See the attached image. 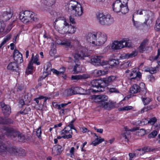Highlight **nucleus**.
<instances>
[{"mask_svg":"<svg viewBox=\"0 0 160 160\" xmlns=\"http://www.w3.org/2000/svg\"><path fill=\"white\" fill-rule=\"evenodd\" d=\"M93 73L96 77H99L106 74L107 73V72L103 70L96 69L94 70Z\"/></svg>","mask_w":160,"mask_h":160,"instance_id":"obj_33","label":"nucleus"},{"mask_svg":"<svg viewBox=\"0 0 160 160\" xmlns=\"http://www.w3.org/2000/svg\"><path fill=\"white\" fill-rule=\"evenodd\" d=\"M102 57L100 56H95L91 59V63L95 66H104L108 63L106 61L102 60Z\"/></svg>","mask_w":160,"mask_h":160,"instance_id":"obj_11","label":"nucleus"},{"mask_svg":"<svg viewBox=\"0 0 160 160\" xmlns=\"http://www.w3.org/2000/svg\"><path fill=\"white\" fill-rule=\"evenodd\" d=\"M141 149V152L142 155L144 154L147 152H150L151 150L149 148L147 147H145L142 148Z\"/></svg>","mask_w":160,"mask_h":160,"instance_id":"obj_48","label":"nucleus"},{"mask_svg":"<svg viewBox=\"0 0 160 160\" xmlns=\"http://www.w3.org/2000/svg\"><path fill=\"white\" fill-rule=\"evenodd\" d=\"M8 146L0 140V155L3 157L6 156L8 153Z\"/></svg>","mask_w":160,"mask_h":160,"instance_id":"obj_16","label":"nucleus"},{"mask_svg":"<svg viewBox=\"0 0 160 160\" xmlns=\"http://www.w3.org/2000/svg\"><path fill=\"white\" fill-rule=\"evenodd\" d=\"M104 141V139L103 138H101V137H99V138L97 137L94 141L92 142V144L94 146H96L97 145H98L102 142Z\"/></svg>","mask_w":160,"mask_h":160,"instance_id":"obj_39","label":"nucleus"},{"mask_svg":"<svg viewBox=\"0 0 160 160\" xmlns=\"http://www.w3.org/2000/svg\"><path fill=\"white\" fill-rule=\"evenodd\" d=\"M72 130L71 129L68 130L67 127H65L61 131L62 134L68 135L69 134H71L72 135Z\"/></svg>","mask_w":160,"mask_h":160,"instance_id":"obj_40","label":"nucleus"},{"mask_svg":"<svg viewBox=\"0 0 160 160\" xmlns=\"http://www.w3.org/2000/svg\"><path fill=\"white\" fill-rule=\"evenodd\" d=\"M132 107L131 106H128L123 107H121L118 109L119 111H128L132 109Z\"/></svg>","mask_w":160,"mask_h":160,"instance_id":"obj_44","label":"nucleus"},{"mask_svg":"<svg viewBox=\"0 0 160 160\" xmlns=\"http://www.w3.org/2000/svg\"><path fill=\"white\" fill-rule=\"evenodd\" d=\"M113 11L116 12H121L122 13L126 14L129 11L128 7H124L118 1H116L112 5Z\"/></svg>","mask_w":160,"mask_h":160,"instance_id":"obj_8","label":"nucleus"},{"mask_svg":"<svg viewBox=\"0 0 160 160\" xmlns=\"http://www.w3.org/2000/svg\"><path fill=\"white\" fill-rule=\"evenodd\" d=\"M88 55L85 52V50L81 51L78 53H76L74 55V58L76 59H84V58L88 57Z\"/></svg>","mask_w":160,"mask_h":160,"instance_id":"obj_21","label":"nucleus"},{"mask_svg":"<svg viewBox=\"0 0 160 160\" xmlns=\"http://www.w3.org/2000/svg\"><path fill=\"white\" fill-rule=\"evenodd\" d=\"M54 44L52 43L51 45V50L49 52V54L51 56H53L56 52V50L55 48L53 47Z\"/></svg>","mask_w":160,"mask_h":160,"instance_id":"obj_41","label":"nucleus"},{"mask_svg":"<svg viewBox=\"0 0 160 160\" xmlns=\"http://www.w3.org/2000/svg\"><path fill=\"white\" fill-rule=\"evenodd\" d=\"M59 44L62 45L64 46L67 48H71L72 47V45L71 44V42L69 40L65 39L62 41Z\"/></svg>","mask_w":160,"mask_h":160,"instance_id":"obj_32","label":"nucleus"},{"mask_svg":"<svg viewBox=\"0 0 160 160\" xmlns=\"http://www.w3.org/2000/svg\"><path fill=\"white\" fill-rule=\"evenodd\" d=\"M144 94H145V96L144 97L142 96V99L144 105H147L150 102L151 99L149 98L146 97V93Z\"/></svg>","mask_w":160,"mask_h":160,"instance_id":"obj_38","label":"nucleus"},{"mask_svg":"<svg viewBox=\"0 0 160 160\" xmlns=\"http://www.w3.org/2000/svg\"><path fill=\"white\" fill-rule=\"evenodd\" d=\"M159 71V68L158 67H150V70L149 72L151 74H154L156 73Z\"/></svg>","mask_w":160,"mask_h":160,"instance_id":"obj_43","label":"nucleus"},{"mask_svg":"<svg viewBox=\"0 0 160 160\" xmlns=\"http://www.w3.org/2000/svg\"><path fill=\"white\" fill-rule=\"evenodd\" d=\"M66 6L68 11H74L76 16H80L83 13L82 7L81 4L75 0L70 1Z\"/></svg>","mask_w":160,"mask_h":160,"instance_id":"obj_3","label":"nucleus"},{"mask_svg":"<svg viewBox=\"0 0 160 160\" xmlns=\"http://www.w3.org/2000/svg\"><path fill=\"white\" fill-rule=\"evenodd\" d=\"M130 133L129 132H126L123 134V137L124 138L125 141L126 142L128 141V138L130 137Z\"/></svg>","mask_w":160,"mask_h":160,"instance_id":"obj_50","label":"nucleus"},{"mask_svg":"<svg viewBox=\"0 0 160 160\" xmlns=\"http://www.w3.org/2000/svg\"><path fill=\"white\" fill-rule=\"evenodd\" d=\"M130 76L131 77V80L135 79L137 78H140L141 77V73L140 72H137L136 69L134 68L131 72Z\"/></svg>","mask_w":160,"mask_h":160,"instance_id":"obj_22","label":"nucleus"},{"mask_svg":"<svg viewBox=\"0 0 160 160\" xmlns=\"http://www.w3.org/2000/svg\"><path fill=\"white\" fill-rule=\"evenodd\" d=\"M13 58L15 61L19 63H21L23 61L22 54L17 50H14Z\"/></svg>","mask_w":160,"mask_h":160,"instance_id":"obj_18","label":"nucleus"},{"mask_svg":"<svg viewBox=\"0 0 160 160\" xmlns=\"http://www.w3.org/2000/svg\"><path fill=\"white\" fill-rule=\"evenodd\" d=\"M8 70L12 71H17L18 70V67L17 63L15 62H12L9 63L7 67Z\"/></svg>","mask_w":160,"mask_h":160,"instance_id":"obj_25","label":"nucleus"},{"mask_svg":"<svg viewBox=\"0 0 160 160\" xmlns=\"http://www.w3.org/2000/svg\"><path fill=\"white\" fill-rule=\"evenodd\" d=\"M138 135L142 136L146 134V132L144 129H141L138 132Z\"/></svg>","mask_w":160,"mask_h":160,"instance_id":"obj_55","label":"nucleus"},{"mask_svg":"<svg viewBox=\"0 0 160 160\" xmlns=\"http://www.w3.org/2000/svg\"><path fill=\"white\" fill-rule=\"evenodd\" d=\"M148 41L147 39L144 40L138 47V50L141 53L145 51H151L152 49V47L147 46L148 44Z\"/></svg>","mask_w":160,"mask_h":160,"instance_id":"obj_12","label":"nucleus"},{"mask_svg":"<svg viewBox=\"0 0 160 160\" xmlns=\"http://www.w3.org/2000/svg\"><path fill=\"white\" fill-rule=\"evenodd\" d=\"M65 97H68L74 95L72 88L65 90L63 93Z\"/></svg>","mask_w":160,"mask_h":160,"instance_id":"obj_35","label":"nucleus"},{"mask_svg":"<svg viewBox=\"0 0 160 160\" xmlns=\"http://www.w3.org/2000/svg\"><path fill=\"white\" fill-rule=\"evenodd\" d=\"M157 119L155 117H153L151 118L148 120V123L150 124L151 125H153L156 122Z\"/></svg>","mask_w":160,"mask_h":160,"instance_id":"obj_54","label":"nucleus"},{"mask_svg":"<svg viewBox=\"0 0 160 160\" xmlns=\"http://www.w3.org/2000/svg\"><path fill=\"white\" fill-rule=\"evenodd\" d=\"M68 23L63 17H59L57 18L54 22L55 28L58 32L63 34L64 31L66 28Z\"/></svg>","mask_w":160,"mask_h":160,"instance_id":"obj_4","label":"nucleus"},{"mask_svg":"<svg viewBox=\"0 0 160 160\" xmlns=\"http://www.w3.org/2000/svg\"><path fill=\"white\" fill-rule=\"evenodd\" d=\"M69 21L70 23L72 24H75L76 22L74 17L72 16H70L69 18Z\"/></svg>","mask_w":160,"mask_h":160,"instance_id":"obj_61","label":"nucleus"},{"mask_svg":"<svg viewBox=\"0 0 160 160\" xmlns=\"http://www.w3.org/2000/svg\"><path fill=\"white\" fill-rule=\"evenodd\" d=\"M66 28L64 31L63 34H73L77 30V28L76 27L69 25L68 23L66 25Z\"/></svg>","mask_w":160,"mask_h":160,"instance_id":"obj_19","label":"nucleus"},{"mask_svg":"<svg viewBox=\"0 0 160 160\" xmlns=\"http://www.w3.org/2000/svg\"><path fill=\"white\" fill-rule=\"evenodd\" d=\"M97 17L100 24L102 25H108L113 22L112 18L110 15H105L103 13L98 12Z\"/></svg>","mask_w":160,"mask_h":160,"instance_id":"obj_6","label":"nucleus"},{"mask_svg":"<svg viewBox=\"0 0 160 160\" xmlns=\"http://www.w3.org/2000/svg\"><path fill=\"white\" fill-rule=\"evenodd\" d=\"M146 11L147 10H142V9L138 10L136 12H134L133 16H134V15H135L136 14H139L140 15L143 14L145 15V13H144V12H146Z\"/></svg>","mask_w":160,"mask_h":160,"instance_id":"obj_45","label":"nucleus"},{"mask_svg":"<svg viewBox=\"0 0 160 160\" xmlns=\"http://www.w3.org/2000/svg\"><path fill=\"white\" fill-rule=\"evenodd\" d=\"M155 28L158 30L160 29V17L156 21Z\"/></svg>","mask_w":160,"mask_h":160,"instance_id":"obj_53","label":"nucleus"},{"mask_svg":"<svg viewBox=\"0 0 160 160\" xmlns=\"http://www.w3.org/2000/svg\"><path fill=\"white\" fill-rule=\"evenodd\" d=\"M109 92L111 93H119V92L118 89L112 87L109 88Z\"/></svg>","mask_w":160,"mask_h":160,"instance_id":"obj_49","label":"nucleus"},{"mask_svg":"<svg viewBox=\"0 0 160 160\" xmlns=\"http://www.w3.org/2000/svg\"><path fill=\"white\" fill-rule=\"evenodd\" d=\"M96 35V46H101L107 41L108 38L107 35L105 32H97Z\"/></svg>","mask_w":160,"mask_h":160,"instance_id":"obj_9","label":"nucleus"},{"mask_svg":"<svg viewBox=\"0 0 160 160\" xmlns=\"http://www.w3.org/2000/svg\"><path fill=\"white\" fill-rule=\"evenodd\" d=\"M62 69H63L62 71H58V70H57L56 69H52V71L53 72V73L56 74L57 75L61 76L64 79H65V78L66 77V76L64 74V73L65 72V71L66 68H62Z\"/></svg>","mask_w":160,"mask_h":160,"instance_id":"obj_30","label":"nucleus"},{"mask_svg":"<svg viewBox=\"0 0 160 160\" xmlns=\"http://www.w3.org/2000/svg\"><path fill=\"white\" fill-rule=\"evenodd\" d=\"M124 129L125 130V131L127 132L128 131H131L132 132L135 131H136L138 130L139 129V128L138 127H135L133 128L130 129H128L126 127H125L124 128Z\"/></svg>","mask_w":160,"mask_h":160,"instance_id":"obj_57","label":"nucleus"},{"mask_svg":"<svg viewBox=\"0 0 160 160\" xmlns=\"http://www.w3.org/2000/svg\"><path fill=\"white\" fill-rule=\"evenodd\" d=\"M144 13H145V15L147 17V18H145L144 24L148 26L150 22H152L154 18V13L149 10H147L146 12H144Z\"/></svg>","mask_w":160,"mask_h":160,"instance_id":"obj_15","label":"nucleus"},{"mask_svg":"<svg viewBox=\"0 0 160 160\" xmlns=\"http://www.w3.org/2000/svg\"><path fill=\"white\" fill-rule=\"evenodd\" d=\"M130 91L131 93L134 94L141 91L143 93H146V90L145 84L143 82L141 83L140 86L137 84H135L132 86L130 89Z\"/></svg>","mask_w":160,"mask_h":160,"instance_id":"obj_10","label":"nucleus"},{"mask_svg":"<svg viewBox=\"0 0 160 160\" xmlns=\"http://www.w3.org/2000/svg\"><path fill=\"white\" fill-rule=\"evenodd\" d=\"M11 38V36L10 34H8L4 38L3 41L0 44V48L5 44L8 41L10 40Z\"/></svg>","mask_w":160,"mask_h":160,"instance_id":"obj_37","label":"nucleus"},{"mask_svg":"<svg viewBox=\"0 0 160 160\" xmlns=\"http://www.w3.org/2000/svg\"><path fill=\"white\" fill-rule=\"evenodd\" d=\"M42 133V131L41 127H39L37 129L36 131V135L39 138L41 137V134Z\"/></svg>","mask_w":160,"mask_h":160,"instance_id":"obj_58","label":"nucleus"},{"mask_svg":"<svg viewBox=\"0 0 160 160\" xmlns=\"http://www.w3.org/2000/svg\"><path fill=\"white\" fill-rule=\"evenodd\" d=\"M12 14L10 11L4 12L2 15L3 20L4 21H7L12 17Z\"/></svg>","mask_w":160,"mask_h":160,"instance_id":"obj_27","label":"nucleus"},{"mask_svg":"<svg viewBox=\"0 0 160 160\" xmlns=\"http://www.w3.org/2000/svg\"><path fill=\"white\" fill-rule=\"evenodd\" d=\"M18 148L15 147L8 146V153H9L12 155H17Z\"/></svg>","mask_w":160,"mask_h":160,"instance_id":"obj_29","label":"nucleus"},{"mask_svg":"<svg viewBox=\"0 0 160 160\" xmlns=\"http://www.w3.org/2000/svg\"><path fill=\"white\" fill-rule=\"evenodd\" d=\"M115 78H116L115 76H111L108 78H103L101 79L102 80V89L98 90L93 89L92 88L90 89V92L93 93H96L99 92H102L104 91L105 87L108 86L109 83L113 82L115 80Z\"/></svg>","mask_w":160,"mask_h":160,"instance_id":"obj_7","label":"nucleus"},{"mask_svg":"<svg viewBox=\"0 0 160 160\" xmlns=\"http://www.w3.org/2000/svg\"><path fill=\"white\" fill-rule=\"evenodd\" d=\"M63 149L61 146L57 145L54 146L52 148V153L54 155L60 154L62 151Z\"/></svg>","mask_w":160,"mask_h":160,"instance_id":"obj_23","label":"nucleus"},{"mask_svg":"<svg viewBox=\"0 0 160 160\" xmlns=\"http://www.w3.org/2000/svg\"><path fill=\"white\" fill-rule=\"evenodd\" d=\"M2 133H4L8 138L12 139L17 137L19 142H23L25 139L23 134L12 128L4 127Z\"/></svg>","mask_w":160,"mask_h":160,"instance_id":"obj_2","label":"nucleus"},{"mask_svg":"<svg viewBox=\"0 0 160 160\" xmlns=\"http://www.w3.org/2000/svg\"><path fill=\"white\" fill-rule=\"evenodd\" d=\"M79 66V65L76 64V65L74 66L73 69V71L74 73H78L79 72V70L78 69V68Z\"/></svg>","mask_w":160,"mask_h":160,"instance_id":"obj_62","label":"nucleus"},{"mask_svg":"<svg viewBox=\"0 0 160 160\" xmlns=\"http://www.w3.org/2000/svg\"><path fill=\"white\" fill-rule=\"evenodd\" d=\"M124 7H128V0H117Z\"/></svg>","mask_w":160,"mask_h":160,"instance_id":"obj_47","label":"nucleus"},{"mask_svg":"<svg viewBox=\"0 0 160 160\" xmlns=\"http://www.w3.org/2000/svg\"><path fill=\"white\" fill-rule=\"evenodd\" d=\"M122 43L125 47H130L132 46V44L131 41L127 38H124L122 39Z\"/></svg>","mask_w":160,"mask_h":160,"instance_id":"obj_31","label":"nucleus"},{"mask_svg":"<svg viewBox=\"0 0 160 160\" xmlns=\"http://www.w3.org/2000/svg\"><path fill=\"white\" fill-rule=\"evenodd\" d=\"M19 18L20 20L24 23L30 22H32L37 19L35 17L34 14L32 12L25 11L23 12H21L19 14Z\"/></svg>","mask_w":160,"mask_h":160,"instance_id":"obj_5","label":"nucleus"},{"mask_svg":"<svg viewBox=\"0 0 160 160\" xmlns=\"http://www.w3.org/2000/svg\"><path fill=\"white\" fill-rule=\"evenodd\" d=\"M128 156L129 157V160H133L132 159L133 158L136 157L134 152L129 153L128 154Z\"/></svg>","mask_w":160,"mask_h":160,"instance_id":"obj_64","label":"nucleus"},{"mask_svg":"<svg viewBox=\"0 0 160 160\" xmlns=\"http://www.w3.org/2000/svg\"><path fill=\"white\" fill-rule=\"evenodd\" d=\"M138 52L136 51H134L131 53H124L121 56L122 59L129 58H132L137 55Z\"/></svg>","mask_w":160,"mask_h":160,"instance_id":"obj_26","label":"nucleus"},{"mask_svg":"<svg viewBox=\"0 0 160 160\" xmlns=\"http://www.w3.org/2000/svg\"><path fill=\"white\" fill-rule=\"evenodd\" d=\"M110 63L111 65L115 66L119 64V62L118 60L114 59L110 61Z\"/></svg>","mask_w":160,"mask_h":160,"instance_id":"obj_52","label":"nucleus"},{"mask_svg":"<svg viewBox=\"0 0 160 160\" xmlns=\"http://www.w3.org/2000/svg\"><path fill=\"white\" fill-rule=\"evenodd\" d=\"M93 98L94 99L95 102H98L99 106L102 108L110 110L113 107V104L111 102L108 101V97L105 95H94Z\"/></svg>","mask_w":160,"mask_h":160,"instance_id":"obj_1","label":"nucleus"},{"mask_svg":"<svg viewBox=\"0 0 160 160\" xmlns=\"http://www.w3.org/2000/svg\"><path fill=\"white\" fill-rule=\"evenodd\" d=\"M97 32L89 33L86 36V40L90 45L96 46V40Z\"/></svg>","mask_w":160,"mask_h":160,"instance_id":"obj_13","label":"nucleus"},{"mask_svg":"<svg viewBox=\"0 0 160 160\" xmlns=\"http://www.w3.org/2000/svg\"><path fill=\"white\" fill-rule=\"evenodd\" d=\"M141 151V149H138L135 150L133 152L135 154L136 157H138L142 155V153Z\"/></svg>","mask_w":160,"mask_h":160,"instance_id":"obj_56","label":"nucleus"},{"mask_svg":"<svg viewBox=\"0 0 160 160\" xmlns=\"http://www.w3.org/2000/svg\"><path fill=\"white\" fill-rule=\"evenodd\" d=\"M111 48L112 49L118 50L124 48L122 40L120 41H115L112 43Z\"/></svg>","mask_w":160,"mask_h":160,"instance_id":"obj_20","label":"nucleus"},{"mask_svg":"<svg viewBox=\"0 0 160 160\" xmlns=\"http://www.w3.org/2000/svg\"><path fill=\"white\" fill-rule=\"evenodd\" d=\"M32 61L33 60V63L37 64L38 65H39L40 64V63L39 62H38V58L37 56H35L34 57L33 54H32Z\"/></svg>","mask_w":160,"mask_h":160,"instance_id":"obj_46","label":"nucleus"},{"mask_svg":"<svg viewBox=\"0 0 160 160\" xmlns=\"http://www.w3.org/2000/svg\"><path fill=\"white\" fill-rule=\"evenodd\" d=\"M101 79H95L92 80L91 82V86L96 88V90L101 89H102V86Z\"/></svg>","mask_w":160,"mask_h":160,"instance_id":"obj_17","label":"nucleus"},{"mask_svg":"<svg viewBox=\"0 0 160 160\" xmlns=\"http://www.w3.org/2000/svg\"><path fill=\"white\" fill-rule=\"evenodd\" d=\"M138 124H139L140 123L142 124L143 123V124H147V123H148V120H147L146 119H142V121H138Z\"/></svg>","mask_w":160,"mask_h":160,"instance_id":"obj_63","label":"nucleus"},{"mask_svg":"<svg viewBox=\"0 0 160 160\" xmlns=\"http://www.w3.org/2000/svg\"><path fill=\"white\" fill-rule=\"evenodd\" d=\"M51 65L49 62H48L47 64V68L45 70L46 72L48 73L49 71L52 70V69L51 68Z\"/></svg>","mask_w":160,"mask_h":160,"instance_id":"obj_60","label":"nucleus"},{"mask_svg":"<svg viewBox=\"0 0 160 160\" xmlns=\"http://www.w3.org/2000/svg\"><path fill=\"white\" fill-rule=\"evenodd\" d=\"M13 121L10 118H7L6 119L2 117H0V123L2 124H9L12 123Z\"/></svg>","mask_w":160,"mask_h":160,"instance_id":"obj_36","label":"nucleus"},{"mask_svg":"<svg viewBox=\"0 0 160 160\" xmlns=\"http://www.w3.org/2000/svg\"><path fill=\"white\" fill-rule=\"evenodd\" d=\"M74 94H86V91L80 87H75L72 88Z\"/></svg>","mask_w":160,"mask_h":160,"instance_id":"obj_24","label":"nucleus"},{"mask_svg":"<svg viewBox=\"0 0 160 160\" xmlns=\"http://www.w3.org/2000/svg\"><path fill=\"white\" fill-rule=\"evenodd\" d=\"M17 151V154L20 156H24L26 155V153L25 150L22 148H18Z\"/></svg>","mask_w":160,"mask_h":160,"instance_id":"obj_42","label":"nucleus"},{"mask_svg":"<svg viewBox=\"0 0 160 160\" xmlns=\"http://www.w3.org/2000/svg\"><path fill=\"white\" fill-rule=\"evenodd\" d=\"M88 78L87 75L83 74L81 75H78L75 76H71V79L72 80H79L80 79H85Z\"/></svg>","mask_w":160,"mask_h":160,"instance_id":"obj_28","label":"nucleus"},{"mask_svg":"<svg viewBox=\"0 0 160 160\" xmlns=\"http://www.w3.org/2000/svg\"><path fill=\"white\" fill-rule=\"evenodd\" d=\"M0 106L2 108V112L4 116L8 117L10 115L11 109L9 105H6L3 102H1Z\"/></svg>","mask_w":160,"mask_h":160,"instance_id":"obj_14","label":"nucleus"},{"mask_svg":"<svg viewBox=\"0 0 160 160\" xmlns=\"http://www.w3.org/2000/svg\"><path fill=\"white\" fill-rule=\"evenodd\" d=\"M157 132L154 130L148 135V137L149 138H153L157 135Z\"/></svg>","mask_w":160,"mask_h":160,"instance_id":"obj_51","label":"nucleus"},{"mask_svg":"<svg viewBox=\"0 0 160 160\" xmlns=\"http://www.w3.org/2000/svg\"><path fill=\"white\" fill-rule=\"evenodd\" d=\"M32 59L29 62L26 71V73L27 75L31 74L32 72L33 63L32 62Z\"/></svg>","mask_w":160,"mask_h":160,"instance_id":"obj_34","label":"nucleus"},{"mask_svg":"<svg viewBox=\"0 0 160 160\" xmlns=\"http://www.w3.org/2000/svg\"><path fill=\"white\" fill-rule=\"evenodd\" d=\"M5 27V24L4 22L2 23L0 22V32H3Z\"/></svg>","mask_w":160,"mask_h":160,"instance_id":"obj_59","label":"nucleus"}]
</instances>
